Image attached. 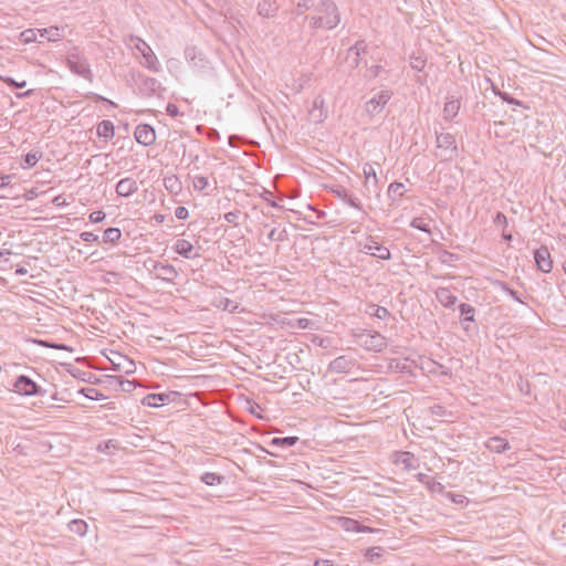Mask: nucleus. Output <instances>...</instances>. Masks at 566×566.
I'll return each mask as SVG.
<instances>
[{"mask_svg": "<svg viewBox=\"0 0 566 566\" xmlns=\"http://www.w3.org/2000/svg\"><path fill=\"white\" fill-rule=\"evenodd\" d=\"M355 366V359L349 356H338L328 365V370L337 374L348 373Z\"/></svg>", "mask_w": 566, "mask_h": 566, "instance_id": "17", "label": "nucleus"}, {"mask_svg": "<svg viewBox=\"0 0 566 566\" xmlns=\"http://www.w3.org/2000/svg\"><path fill=\"white\" fill-rule=\"evenodd\" d=\"M174 250L186 259H195L198 256L191 242L185 239H178L174 245Z\"/></svg>", "mask_w": 566, "mask_h": 566, "instance_id": "24", "label": "nucleus"}, {"mask_svg": "<svg viewBox=\"0 0 566 566\" xmlns=\"http://www.w3.org/2000/svg\"><path fill=\"white\" fill-rule=\"evenodd\" d=\"M437 148L440 150L436 153V157L440 161H453L459 157V148L454 135L450 133L436 132Z\"/></svg>", "mask_w": 566, "mask_h": 566, "instance_id": "2", "label": "nucleus"}, {"mask_svg": "<svg viewBox=\"0 0 566 566\" xmlns=\"http://www.w3.org/2000/svg\"><path fill=\"white\" fill-rule=\"evenodd\" d=\"M153 271L155 272V275L157 279L166 281V282H174V280L177 277L178 272L171 264H164L160 262H154Z\"/></svg>", "mask_w": 566, "mask_h": 566, "instance_id": "16", "label": "nucleus"}, {"mask_svg": "<svg viewBox=\"0 0 566 566\" xmlns=\"http://www.w3.org/2000/svg\"><path fill=\"white\" fill-rule=\"evenodd\" d=\"M443 496L446 499L450 500L452 503L458 504V505H467L469 503V499L465 495L460 494V493H453V492L446 491Z\"/></svg>", "mask_w": 566, "mask_h": 566, "instance_id": "51", "label": "nucleus"}, {"mask_svg": "<svg viewBox=\"0 0 566 566\" xmlns=\"http://www.w3.org/2000/svg\"><path fill=\"white\" fill-rule=\"evenodd\" d=\"M331 191L336 198H338L339 200H342L349 207L357 209V210H363V205H361L360 200L347 188H345L343 186H336V187L332 188Z\"/></svg>", "mask_w": 566, "mask_h": 566, "instance_id": "12", "label": "nucleus"}, {"mask_svg": "<svg viewBox=\"0 0 566 566\" xmlns=\"http://www.w3.org/2000/svg\"><path fill=\"white\" fill-rule=\"evenodd\" d=\"M405 192H406L405 185L399 181L391 182L387 190L388 198L392 202L401 199L405 196Z\"/></svg>", "mask_w": 566, "mask_h": 566, "instance_id": "33", "label": "nucleus"}, {"mask_svg": "<svg viewBox=\"0 0 566 566\" xmlns=\"http://www.w3.org/2000/svg\"><path fill=\"white\" fill-rule=\"evenodd\" d=\"M250 457H253L258 460V463H262L261 459H265V454L275 457V453L265 449L260 442L250 440Z\"/></svg>", "mask_w": 566, "mask_h": 566, "instance_id": "28", "label": "nucleus"}, {"mask_svg": "<svg viewBox=\"0 0 566 566\" xmlns=\"http://www.w3.org/2000/svg\"><path fill=\"white\" fill-rule=\"evenodd\" d=\"M460 311V322L464 326V331H469L468 323L475 322V308L469 303H461L458 306Z\"/></svg>", "mask_w": 566, "mask_h": 566, "instance_id": "21", "label": "nucleus"}, {"mask_svg": "<svg viewBox=\"0 0 566 566\" xmlns=\"http://www.w3.org/2000/svg\"><path fill=\"white\" fill-rule=\"evenodd\" d=\"M534 260L538 271L549 273L553 270V259L546 245H541L534 250Z\"/></svg>", "mask_w": 566, "mask_h": 566, "instance_id": "10", "label": "nucleus"}, {"mask_svg": "<svg viewBox=\"0 0 566 566\" xmlns=\"http://www.w3.org/2000/svg\"><path fill=\"white\" fill-rule=\"evenodd\" d=\"M410 227L422 231L424 233H430V227L422 218L416 217L410 221Z\"/></svg>", "mask_w": 566, "mask_h": 566, "instance_id": "52", "label": "nucleus"}, {"mask_svg": "<svg viewBox=\"0 0 566 566\" xmlns=\"http://www.w3.org/2000/svg\"><path fill=\"white\" fill-rule=\"evenodd\" d=\"M250 416H254L255 418L263 420V421H270L271 415L270 410L266 407H263L262 403L253 400L250 397V409H249Z\"/></svg>", "mask_w": 566, "mask_h": 566, "instance_id": "26", "label": "nucleus"}, {"mask_svg": "<svg viewBox=\"0 0 566 566\" xmlns=\"http://www.w3.org/2000/svg\"><path fill=\"white\" fill-rule=\"evenodd\" d=\"M493 93L500 97L504 103H507L512 99V95L509 94L507 92H504V91H501L500 88L493 86Z\"/></svg>", "mask_w": 566, "mask_h": 566, "instance_id": "62", "label": "nucleus"}, {"mask_svg": "<svg viewBox=\"0 0 566 566\" xmlns=\"http://www.w3.org/2000/svg\"><path fill=\"white\" fill-rule=\"evenodd\" d=\"M304 350L300 349L298 352H289L285 356L286 363L293 368V369H304V366L302 365V358L301 354H303Z\"/></svg>", "mask_w": 566, "mask_h": 566, "instance_id": "40", "label": "nucleus"}, {"mask_svg": "<svg viewBox=\"0 0 566 566\" xmlns=\"http://www.w3.org/2000/svg\"><path fill=\"white\" fill-rule=\"evenodd\" d=\"M130 41L135 43V49L142 54L144 59L142 64L153 72H159L160 64L151 48L138 36H130Z\"/></svg>", "mask_w": 566, "mask_h": 566, "instance_id": "6", "label": "nucleus"}, {"mask_svg": "<svg viewBox=\"0 0 566 566\" xmlns=\"http://www.w3.org/2000/svg\"><path fill=\"white\" fill-rule=\"evenodd\" d=\"M357 342L365 349L370 352H382L387 346L386 337L379 332L363 329L355 334Z\"/></svg>", "mask_w": 566, "mask_h": 566, "instance_id": "3", "label": "nucleus"}, {"mask_svg": "<svg viewBox=\"0 0 566 566\" xmlns=\"http://www.w3.org/2000/svg\"><path fill=\"white\" fill-rule=\"evenodd\" d=\"M87 527V523L83 520H72L67 524L69 531L80 536H84L86 534Z\"/></svg>", "mask_w": 566, "mask_h": 566, "instance_id": "41", "label": "nucleus"}, {"mask_svg": "<svg viewBox=\"0 0 566 566\" xmlns=\"http://www.w3.org/2000/svg\"><path fill=\"white\" fill-rule=\"evenodd\" d=\"M135 139L143 146H150L156 140L155 129L148 124H139L135 128Z\"/></svg>", "mask_w": 566, "mask_h": 566, "instance_id": "13", "label": "nucleus"}, {"mask_svg": "<svg viewBox=\"0 0 566 566\" xmlns=\"http://www.w3.org/2000/svg\"><path fill=\"white\" fill-rule=\"evenodd\" d=\"M397 462L401 463L403 465V468L408 471L415 470L418 467V464L416 463L417 460H416L413 453H411L409 451L400 452V455H399Z\"/></svg>", "mask_w": 566, "mask_h": 566, "instance_id": "36", "label": "nucleus"}, {"mask_svg": "<svg viewBox=\"0 0 566 566\" xmlns=\"http://www.w3.org/2000/svg\"><path fill=\"white\" fill-rule=\"evenodd\" d=\"M66 65L74 74L92 81L93 73L90 67V63L86 57H84L77 50L69 53L66 57Z\"/></svg>", "mask_w": 566, "mask_h": 566, "instance_id": "5", "label": "nucleus"}, {"mask_svg": "<svg viewBox=\"0 0 566 566\" xmlns=\"http://www.w3.org/2000/svg\"><path fill=\"white\" fill-rule=\"evenodd\" d=\"M172 392L170 394H148L146 397L143 398L142 403L147 407H160L164 406L166 402L170 401Z\"/></svg>", "mask_w": 566, "mask_h": 566, "instance_id": "22", "label": "nucleus"}, {"mask_svg": "<svg viewBox=\"0 0 566 566\" xmlns=\"http://www.w3.org/2000/svg\"><path fill=\"white\" fill-rule=\"evenodd\" d=\"M394 93L391 90H382L375 94L369 101L365 103V111L370 117L379 115L388 102L391 99Z\"/></svg>", "mask_w": 566, "mask_h": 566, "instance_id": "7", "label": "nucleus"}, {"mask_svg": "<svg viewBox=\"0 0 566 566\" xmlns=\"http://www.w3.org/2000/svg\"><path fill=\"white\" fill-rule=\"evenodd\" d=\"M223 480V475L213 472H206L201 475V481L207 485L221 484Z\"/></svg>", "mask_w": 566, "mask_h": 566, "instance_id": "47", "label": "nucleus"}, {"mask_svg": "<svg viewBox=\"0 0 566 566\" xmlns=\"http://www.w3.org/2000/svg\"><path fill=\"white\" fill-rule=\"evenodd\" d=\"M339 525L346 532H355V533H375L380 532L381 530L373 528L366 525H363L357 520L352 517H339Z\"/></svg>", "mask_w": 566, "mask_h": 566, "instance_id": "15", "label": "nucleus"}, {"mask_svg": "<svg viewBox=\"0 0 566 566\" xmlns=\"http://www.w3.org/2000/svg\"><path fill=\"white\" fill-rule=\"evenodd\" d=\"M264 195L272 196V191L268 190L258 182L250 181V220L252 219V214L259 219V203L256 201H259L260 197H263Z\"/></svg>", "mask_w": 566, "mask_h": 566, "instance_id": "9", "label": "nucleus"}, {"mask_svg": "<svg viewBox=\"0 0 566 566\" xmlns=\"http://www.w3.org/2000/svg\"><path fill=\"white\" fill-rule=\"evenodd\" d=\"M122 237V232L118 228H107L104 231L103 241L105 243H117Z\"/></svg>", "mask_w": 566, "mask_h": 566, "instance_id": "44", "label": "nucleus"}, {"mask_svg": "<svg viewBox=\"0 0 566 566\" xmlns=\"http://www.w3.org/2000/svg\"><path fill=\"white\" fill-rule=\"evenodd\" d=\"M39 32L41 38H45L51 42L59 41L63 36L62 30L57 27L39 29Z\"/></svg>", "mask_w": 566, "mask_h": 566, "instance_id": "37", "label": "nucleus"}, {"mask_svg": "<svg viewBox=\"0 0 566 566\" xmlns=\"http://www.w3.org/2000/svg\"><path fill=\"white\" fill-rule=\"evenodd\" d=\"M517 387L523 395H525V396L531 395L532 385L527 379H524L522 376H520V379L517 381Z\"/></svg>", "mask_w": 566, "mask_h": 566, "instance_id": "58", "label": "nucleus"}, {"mask_svg": "<svg viewBox=\"0 0 566 566\" xmlns=\"http://www.w3.org/2000/svg\"><path fill=\"white\" fill-rule=\"evenodd\" d=\"M175 216L179 220H185L188 218L189 212L185 207H177L175 210Z\"/></svg>", "mask_w": 566, "mask_h": 566, "instance_id": "64", "label": "nucleus"}, {"mask_svg": "<svg viewBox=\"0 0 566 566\" xmlns=\"http://www.w3.org/2000/svg\"><path fill=\"white\" fill-rule=\"evenodd\" d=\"M298 442V437L296 436H289V437H283V438H273L271 439L268 444L271 446V447H274V448H279V449H289L291 447H294L296 443Z\"/></svg>", "mask_w": 566, "mask_h": 566, "instance_id": "30", "label": "nucleus"}, {"mask_svg": "<svg viewBox=\"0 0 566 566\" xmlns=\"http://www.w3.org/2000/svg\"><path fill=\"white\" fill-rule=\"evenodd\" d=\"M114 134V124L111 120L104 119L97 125V135L105 140L112 139Z\"/></svg>", "mask_w": 566, "mask_h": 566, "instance_id": "35", "label": "nucleus"}, {"mask_svg": "<svg viewBox=\"0 0 566 566\" xmlns=\"http://www.w3.org/2000/svg\"><path fill=\"white\" fill-rule=\"evenodd\" d=\"M14 391L23 396L42 395L40 386L25 375H20L14 381Z\"/></svg>", "mask_w": 566, "mask_h": 566, "instance_id": "8", "label": "nucleus"}, {"mask_svg": "<svg viewBox=\"0 0 566 566\" xmlns=\"http://www.w3.org/2000/svg\"><path fill=\"white\" fill-rule=\"evenodd\" d=\"M436 297L438 302L447 308H452L458 302V297L449 287H438L436 291Z\"/></svg>", "mask_w": 566, "mask_h": 566, "instance_id": "20", "label": "nucleus"}, {"mask_svg": "<svg viewBox=\"0 0 566 566\" xmlns=\"http://www.w3.org/2000/svg\"><path fill=\"white\" fill-rule=\"evenodd\" d=\"M159 86H160V84H159V82L156 78L146 77L143 81V84L140 86V91L143 92L144 95L150 96V95H153V94H155L157 92Z\"/></svg>", "mask_w": 566, "mask_h": 566, "instance_id": "38", "label": "nucleus"}, {"mask_svg": "<svg viewBox=\"0 0 566 566\" xmlns=\"http://www.w3.org/2000/svg\"><path fill=\"white\" fill-rule=\"evenodd\" d=\"M277 11V6L274 0H263L258 4V13L261 17H273Z\"/></svg>", "mask_w": 566, "mask_h": 566, "instance_id": "32", "label": "nucleus"}, {"mask_svg": "<svg viewBox=\"0 0 566 566\" xmlns=\"http://www.w3.org/2000/svg\"><path fill=\"white\" fill-rule=\"evenodd\" d=\"M428 488L429 491L431 492H436V493H440V494H444L446 493V488L442 483L436 481L434 479H430L429 482L427 483L426 485Z\"/></svg>", "mask_w": 566, "mask_h": 566, "instance_id": "56", "label": "nucleus"}, {"mask_svg": "<svg viewBox=\"0 0 566 566\" xmlns=\"http://www.w3.org/2000/svg\"><path fill=\"white\" fill-rule=\"evenodd\" d=\"M324 98L322 96H317L313 101V107L310 111V115L316 123H321L325 119L326 113L323 111Z\"/></svg>", "mask_w": 566, "mask_h": 566, "instance_id": "31", "label": "nucleus"}, {"mask_svg": "<svg viewBox=\"0 0 566 566\" xmlns=\"http://www.w3.org/2000/svg\"><path fill=\"white\" fill-rule=\"evenodd\" d=\"M312 7H314L313 0H300L296 3L295 12H296V14L301 15L304 12H306L307 10H310Z\"/></svg>", "mask_w": 566, "mask_h": 566, "instance_id": "57", "label": "nucleus"}, {"mask_svg": "<svg viewBox=\"0 0 566 566\" xmlns=\"http://www.w3.org/2000/svg\"><path fill=\"white\" fill-rule=\"evenodd\" d=\"M3 82H4L8 86L15 87V88H23V87H25V85H27V82H25V81L17 82L14 78H12V77H10V76L4 77V78H3Z\"/></svg>", "mask_w": 566, "mask_h": 566, "instance_id": "60", "label": "nucleus"}, {"mask_svg": "<svg viewBox=\"0 0 566 566\" xmlns=\"http://www.w3.org/2000/svg\"><path fill=\"white\" fill-rule=\"evenodd\" d=\"M192 184L196 190L203 191L209 187V179L206 176H195Z\"/></svg>", "mask_w": 566, "mask_h": 566, "instance_id": "53", "label": "nucleus"}, {"mask_svg": "<svg viewBox=\"0 0 566 566\" xmlns=\"http://www.w3.org/2000/svg\"><path fill=\"white\" fill-rule=\"evenodd\" d=\"M485 447L491 452L503 453L510 449V443L505 438L494 436L488 439V441L485 442Z\"/></svg>", "mask_w": 566, "mask_h": 566, "instance_id": "23", "label": "nucleus"}, {"mask_svg": "<svg viewBox=\"0 0 566 566\" xmlns=\"http://www.w3.org/2000/svg\"><path fill=\"white\" fill-rule=\"evenodd\" d=\"M248 218V213L241 212L239 210L230 211L224 214V219L229 223L239 224L240 220H245Z\"/></svg>", "mask_w": 566, "mask_h": 566, "instance_id": "50", "label": "nucleus"}, {"mask_svg": "<svg viewBox=\"0 0 566 566\" xmlns=\"http://www.w3.org/2000/svg\"><path fill=\"white\" fill-rule=\"evenodd\" d=\"M384 548L380 546H373L366 549L365 557L373 562L375 558H378L382 555Z\"/></svg>", "mask_w": 566, "mask_h": 566, "instance_id": "55", "label": "nucleus"}, {"mask_svg": "<svg viewBox=\"0 0 566 566\" xmlns=\"http://www.w3.org/2000/svg\"><path fill=\"white\" fill-rule=\"evenodd\" d=\"M185 57L195 66H200L205 62V56L196 46H189L185 50Z\"/></svg>", "mask_w": 566, "mask_h": 566, "instance_id": "34", "label": "nucleus"}, {"mask_svg": "<svg viewBox=\"0 0 566 566\" xmlns=\"http://www.w3.org/2000/svg\"><path fill=\"white\" fill-rule=\"evenodd\" d=\"M315 10L318 14L310 18L312 28L332 30L339 24L340 13L333 0H321Z\"/></svg>", "mask_w": 566, "mask_h": 566, "instance_id": "1", "label": "nucleus"}, {"mask_svg": "<svg viewBox=\"0 0 566 566\" xmlns=\"http://www.w3.org/2000/svg\"><path fill=\"white\" fill-rule=\"evenodd\" d=\"M105 218H106V214L103 211H93L92 213H90V217H88V219L92 223H99Z\"/></svg>", "mask_w": 566, "mask_h": 566, "instance_id": "61", "label": "nucleus"}, {"mask_svg": "<svg viewBox=\"0 0 566 566\" xmlns=\"http://www.w3.org/2000/svg\"><path fill=\"white\" fill-rule=\"evenodd\" d=\"M439 259L442 263H449L451 261H454V260H458L459 259V255L455 254V253H452L448 250H442L440 255H439Z\"/></svg>", "mask_w": 566, "mask_h": 566, "instance_id": "59", "label": "nucleus"}, {"mask_svg": "<svg viewBox=\"0 0 566 566\" xmlns=\"http://www.w3.org/2000/svg\"><path fill=\"white\" fill-rule=\"evenodd\" d=\"M260 354H256L253 358L250 355V360L255 365L256 369L271 368L277 358V354L274 350L258 349Z\"/></svg>", "mask_w": 566, "mask_h": 566, "instance_id": "14", "label": "nucleus"}, {"mask_svg": "<svg viewBox=\"0 0 566 566\" xmlns=\"http://www.w3.org/2000/svg\"><path fill=\"white\" fill-rule=\"evenodd\" d=\"M268 276H273L272 272H252V268L250 266V289L253 286H266L269 283Z\"/></svg>", "mask_w": 566, "mask_h": 566, "instance_id": "29", "label": "nucleus"}, {"mask_svg": "<svg viewBox=\"0 0 566 566\" xmlns=\"http://www.w3.org/2000/svg\"><path fill=\"white\" fill-rule=\"evenodd\" d=\"M426 63H427V60L424 57H422L421 55H411L410 56V66L411 69L416 70V71H422L426 66Z\"/></svg>", "mask_w": 566, "mask_h": 566, "instance_id": "54", "label": "nucleus"}, {"mask_svg": "<svg viewBox=\"0 0 566 566\" xmlns=\"http://www.w3.org/2000/svg\"><path fill=\"white\" fill-rule=\"evenodd\" d=\"M493 223L496 226V227H501L502 228V239L506 242H511L513 240V235L511 232H507L506 231V228L509 226V221H507V217L501 212V211H497L494 217H493Z\"/></svg>", "mask_w": 566, "mask_h": 566, "instance_id": "27", "label": "nucleus"}, {"mask_svg": "<svg viewBox=\"0 0 566 566\" xmlns=\"http://www.w3.org/2000/svg\"><path fill=\"white\" fill-rule=\"evenodd\" d=\"M363 172L365 176V187H367V184L370 178L373 179L375 186L378 185L379 179H378L376 170L371 164H365L364 168H363Z\"/></svg>", "mask_w": 566, "mask_h": 566, "instance_id": "49", "label": "nucleus"}, {"mask_svg": "<svg viewBox=\"0 0 566 566\" xmlns=\"http://www.w3.org/2000/svg\"><path fill=\"white\" fill-rule=\"evenodd\" d=\"M78 394H82L90 400H102L105 399V396L96 388L86 387L78 390Z\"/></svg>", "mask_w": 566, "mask_h": 566, "instance_id": "48", "label": "nucleus"}, {"mask_svg": "<svg viewBox=\"0 0 566 566\" xmlns=\"http://www.w3.org/2000/svg\"><path fill=\"white\" fill-rule=\"evenodd\" d=\"M271 321H275V317L273 314L258 313V312L250 310V325H252L253 322H255L258 324H265V323H270Z\"/></svg>", "mask_w": 566, "mask_h": 566, "instance_id": "42", "label": "nucleus"}, {"mask_svg": "<svg viewBox=\"0 0 566 566\" xmlns=\"http://www.w3.org/2000/svg\"><path fill=\"white\" fill-rule=\"evenodd\" d=\"M250 232H254L259 243L264 247L273 241H283L286 235L284 229L277 230L275 227H271V224L265 222H259L254 226V230H250Z\"/></svg>", "mask_w": 566, "mask_h": 566, "instance_id": "4", "label": "nucleus"}, {"mask_svg": "<svg viewBox=\"0 0 566 566\" xmlns=\"http://www.w3.org/2000/svg\"><path fill=\"white\" fill-rule=\"evenodd\" d=\"M363 251L384 261L391 259L390 250L387 247L377 242L371 237L367 239V242L364 244Z\"/></svg>", "mask_w": 566, "mask_h": 566, "instance_id": "11", "label": "nucleus"}, {"mask_svg": "<svg viewBox=\"0 0 566 566\" xmlns=\"http://www.w3.org/2000/svg\"><path fill=\"white\" fill-rule=\"evenodd\" d=\"M273 198V193L272 196L264 195L263 197H260L259 201H256L259 203V213H262L266 219L269 218L266 216V212L264 211V208L270 209L276 207V203L274 202Z\"/></svg>", "mask_w": 566, "mask_h": 566, "instance_id": "43", "label": "nucleus"}, {"mask_svg": "<svg viewBox=\"0 0 566 566\" xmlns=\"http://www.w3.org/2000/svg\"><path fill=\"white\" fill-rule=\"evenodd\" d=\"M117 381L120 384L123 391L129 392L133 389H135V385L130 380H123L122 378H116Z\"/></svg>", "mask_w": 566, "mask_h": 566, "instance_id": "63", "label": "nucleus"}, {"mask_svg": "<svg viewBox=\"0 0 566 566\" xmlns=\"http://www.w3.org/2000/svg\"><path fill=\"white\" fill-rule=\"evenodd\" d=\"M367 43L365 40H358L355 42L354 45H352L349 49H348V56L350 54H354V59L352 61V65L353 67H358L361 60H360V55L361 54H365L367 52Z\"/></svg>", "mask_w": 566, "mask_h": 566, "instance_id": "25", "label": "nucleus"}, {"mask_svg": "<svg viewBox=\"0 0 566 566\" xmlns=\"http://www.w3.org/2000/svg\"><path fill=\"white\" fill-rule=\"evenodd\" d=\"M446 99L447 101L442 111L443 119L451 122L459 114L461 103L460 99L455 98L454 96H447Z\"/></svg>", "mask_w": 566, "mask_h": 566, "instance_id": "18", "label": "nucleus"}, {"mask_svg": "<svg viewBox=\"0 0 566 566\" xmlns=\"http://www.w3.org/2000/svg\"><path fill=\"white\" fill-rule=\"evenodd\" d=\"M41 158H42L41 151L28 153L25 156H23L21 165L23 168H31V167L35 166Z\"/></svg>", "mask_w": 566, "mask_h": 566, "instance_id": "45", "label": "nucleus"}, {"mask_svg": "<svg viewBox=\"0 0 566 566\" xmlns=\"http://www.w3.org/2000/svg\"><path fill=\"white\" fill-rule=\"evenodd\" d=\"M370 316L377 317L381 321H385L391 316V313L384 306H379L376 304H370L368 310L366 311Z\"/></svg>", "mask_w": 566, "mask_h": 566, "instance_id": "39", "label": "nucleus"}, {"mask_svg": "<svg viewBox=\"0 0 566 566\" xmlns=\"http://www.w3.org/2000/svg\"><path fill=\"white\" fill-rule=\"evenodd\" d=\"M138 190L135 179L127 177L120 179L116 185V192L120 197H129Z\"/></svg>", "mask_w": 566, "mask_h": 566, "instance_id": "19", "label": "nucleus"}, {"mask_svg": "<svg viewBox=\"0 0 566 566\" xmlns=\"http://www.w3.org/2000/svg\"><path fill=\"white\" fill-rule=\"evenodd\" d=\"M38 35H40L39 29H27L20 33L19 39L22 43L29 44L36 42Z\"/></svg>", "mask_w": 566, "mask_h": 566, "instance_id": "46", "label": "nucleus"}]
</instances>
